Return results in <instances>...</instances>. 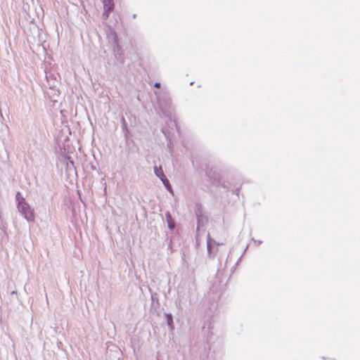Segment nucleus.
Instances as JSON below:
<instances>
[{"mask_svg": "<svg viewBox=\"0 0 360 360\" xmlns=\"http://www.w3.org/2000/svg\"><path fill=\"white\" fill-rule=\"evenodd\" d=\"M18 210L22 214L24 215L25 218L27 221H33L34 220V214L33 210L25 199L20 200L19 203H18Z\"/></svg>", "mask_w": 360, "mask_h": 360, "instance_id": "1", "label": "nucleus"}, {"mask_svg": "<svg viewBox=\"0 0 360 360\" xmlns=\"http://www.w3.org/2000/svg\"><path fill=\"white\" fill-rule=\"evenodd\" d=\"M154 86H155V87H156V88H159V87H160V83H155Z\"/></svg>", "mask_w": 360, "mask_h": 360, "instance_id": "7", "label": "nucleus"}, {"mask_svg": "<svg viewBox=\"0 0 360 360\" xmlns=\"http://www.w3.org/2000/svg\"><path fill=\"white\" fill-rule=\"evenodd\" d=\"M103 8H104V15L105 18L109 16L110 12H111L114 8V3L112 0H103Z\"/></svg>", "mask_w": 360, "mask_h": 360, "instance_id": "2", "label": "nucleus"}, {"mask_svg": "<svg viewBox=\"0 0 360 360\" xmlns=\"http://www.w3.org/2000/svg\"><path fill=\"white\" fill-rule=\"evenodd\" d=\"M161 181H162V183L164 184V185H165L167 188H170V184H169V180L167 179V177H166V176H165V178H163L162 179H161Z\"/></svg>", "mask_w": 360, "mask_h": 360, "instance_id": "5", "label": "nucleus"}, {"mask_svg": "<svg viewBox=\"0 0 360 360\" xmlns=\"http://www.w3.org/2000/svg\"><path fill=\"white\" fill-rule=\"evenodd\" d=\"M166 219L169 229H172L174 228L175 224L173 221L171 214L168 212L166 214Z\"/></svg>", "mask_w": 360, "mask_h": 360, "instance_id": "4", "label": "nucleus"}, {"mask_svg": "<svg viewBox=\"0 0 360 360\" xmlns=\"http://www.w3.org/2000/svg\"><path fill=\"white\" fill-rule=\"evenodd\" d=\"M24 199L22 197H21V194L20 192H18L16 194V200L18 201V203L20 201V200Z\"/></svg>", "mask_w": 360, "mask_h": 360, "instance_id": "6", "label": "nucleus"}, {"mask_svg": "<svg viewBox=\"0 0 360 360\" xmlns=\"http://www.w3.org/2000/svg\"><path fill=\"white\" fill-rule=\"evenodd\" d=\"M154 172L155 175L158 176L160 179H162L163 178H165V176H166L161 167H155Z\"/></svg>", "mask_w": 360, "mask_h": 360, "instance_id": "3", "label": "nucleus"}]
</instances>
